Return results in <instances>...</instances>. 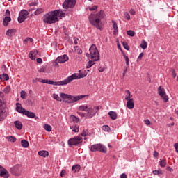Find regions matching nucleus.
Instances as JSON below:
<instances>
[{
    "instance_id": "2f4dec72",
    "label": "nucleus",
    "mask_w": 178,
    "mask_h": 178,
    "mask_svg": "<svg viewBox=\"0 0 178 178\" xmlns=\"http://www.w3.org/2000/svg\"><path fill=\"white\" fill-rule=\"evenodd\" d=\"M21 144L24 148H29V141L24 139L21 141Z\"/></svg>"
},
{
    "instance_id": "13d9d810",
    "label": "nucleus",
    "mask_w": 178,
    "mask_h": 178,
    "mask_svg": "<svg viewBox=\"0 0 178 178\" xmlns=\"http://www.w3.org/2000/svg\"><path fill=\"white\" fill-rule=\"evenodd\" d=\"M93 108H95V111L96 112H98V111H99V109H101V106H95V107H93Z\"/></svg>"
},
{
    "instance_id": "de8ad7c7",
    "label": "nucleus",
    "mask_w": 178,
    "mask_h": 178,
    "mask_svg": "<svg viewBox=\"0 0 178 178\" xmlns=\"http://www.w3.org/2000/svg\"><path fill=\"white\" fill-rule=\"evenodd\" d=\"M88 135V131L87 129H84L83 131V132L81 134V136H82V137H86V136Z\"/></svg>"
},
{
    "instance_id": "4be33fe9",
    "label": "nucleus",
    "mask_w": 178,
    "mask_h": 178,
    "mask_svg": "<svg viewBox=\"0 0 178 178\" xmlns=\"http://www.w3.org/2000/svg\"><path fill=\"white\" fill-rule=\"evenodd\" d=\"M14 124L17 130H22L23 129V124L19 120L15 121Z\"/></svg>"
},
{
    "instance_id": "49530a36",
    "label": "nucleus",
    "mask_w": 178,
    "mask_h": 178,
    "mask_svg": "<svg viewBox=\"0 0 178 178\" xmlns=\"http://www.w3.org/2000/svg\"><path fill=\"white\" fill-rule=\"evenodd\" d=\"M102 130H104V131H109V130H111V128L108 125H104L102 127Z\"/></svg>"
},
{
    "instance_id": "864d4df0",
    "label": "nucleus",
    "mask_w": 178,
    "mask_h": 178,
    "mask_svg": "<svg viewBox=\"0 0 178 178\" xmlns=\"http://www.w3.org/2000/svg\"><path fill=\"white\" fill-rule=\"evenodd\" d=\"M27 41H30V42H33L34 40L31 38H27L26 40H24V44H27Z\"/></svg>"
},
{
    "instance_id": "f257e3e1",
    "label": "nucleus",
    "mask_w": 178,
    "mask_h": 178,
    "mask_svg": "<svg viewBox=\"0 0 178 178\" xmlns=\"http://www.w3.org/2000/svg\"><path fill=\"white\" fill-rule=\"evenodd\" d=\"M105 17V12L104 10H100L97 14H90L89 15V22L92 26H95L96 29L101 30V20Z\"/></svg>"
},
{
    "instance_id": "c03bdc74",
    "label": "nucleus",
    "mask_w": 178,
    "mask_h": 178,
    "mask_svg": "<svg viewBox=\"0 0 178 178\" xmlns=\"http://www.w3.org/2000/svg\"><path fill=\"white\" fill-rule=\"evenodd\" d=\"M126 93H127V95H126V96H125V99H126V101H127V100H129V99H131L130 98V95H131L130 90H126Z\"/></svg>"
},
{
    "instance_id": "aec40b11",
    "label": "nucleus",
    "mask_w": 178,
    "mask_h": 178,
    "mask_svg": "<svg viewBox=\"0 0 178 178\" xmlns=\"http://www.w3.org/2000/svg\"><path fill=\"white\" fill-rule=\"evenodd\" d=\"M24 115H25V116H27V118H29L30 119H34V118H35V113L30 112L27 110L25 111Z\"/></svg>"
},
{
    "instance_id": "b1692460",
    "label": "nucleus",
    "mask_w": 178,
    "mask_h": 178,
    "mask_svg": "<svg viewBox=\"0 0 178 178\" xmlns=\"http://www.w3.org/2000/svg\"><path fill=\"white\" fill-rule=\"evenodd\" d=\"M15 33H16V29H8L6 31V35H7V37H12L13 35V34H15Z\"/></svg>"
},
{
    "instance_id": "f704fd0d",
    "label": "nucleus",
    "mask_w": 178,
    "mask_h": 178,
    "mask_svg": "<svg viewBox=\"0 0 178 178\" xmlns=\"http://www.w3.org/2000/svg\"><path fill=\"white\" fill-rule=\"evenodd\" d=\"M79 110L83 111V112H88V106H81L79 107Z\"/></svg>"
},
{
    "instance_id": "4c0bfd02",
    "label": "nucleus",
    "mask_w": 178,
    "mask_h": 178,
    "mask_svg": "<svg viewBox=\"0 0 178 178\" xmlns=\"http://www.w3.org/2000/svg\"><path fill=\"white\" fill-rule=\"evenodd\" d=\"M44 12V9L42 8H37V10L34 12V14L35 15H38L40 13H42Z\"/></svg>"
},
{
    "instance_id": "58836bf2",
    "label": "nucleus",
    "mask_w": 178,
    "mask_h": 178,
    "mask_svg": "<svg viewBox=\"0 0 178 178\" xmlns=\"http://www.w3.org/2000/svg\"><path fill=\"white\" fill-rule=\"evenodd\" d=\"M3 92L4 94H9L10 92V86H7L4 89H3Z\"/></svg>"
},
{
    "instance_id": "79ce46f5",
    "label": "nucleus",
    "mask_w": 178,
    "mask_h": 178,
    "mask_svg": "<svg viewBox=\"0 0 178 178\" xmlns=\"http://www.w3.org/2000/svg\"><path fill=\"white\" fill-rule=\"evenodd\" d=\"M147 42L145 40H143L140 44V47L142 48V49H147Z\"/></svg>"
},
{
    "instance_id": "a211bd4d",
    "label": "nucleus",
    "mask_w": 178,
    "mask_h": 178,
    "mask_svg": "<svg viewBox=\"0 0 178 178\" xmlns=\"http://www.w3.org/2000/svg\"><path fill=\"white\" fill-rule=\"evenodd\" d=\"M127 107L128 108V109H133V108H134V101L133 99H129L128 100H127Z\"/></svg>"
},
{
    "instance_id": "5fc2aeb1",
    "label": "nucleus",
    "mask_w": 178,
    "mask_h": 178,
    "mask_svg": "<svg viewBox=\"0 0 178 178\" xmlns=\"http://www.w3.org/2000/svg\"><path fill=\"white\" fill-rule=\"evenodd\" d=\"M98 9V6H93L92 7L89 8V10L90 12H92L94 10H97Z\"/></svg>"
},
{
    "instance_id": "c9c22d12",
    "label": "nucleus",
    "mask_w": 178,
    "mask_h": 178,
    "mask_svg": "<svg viewBox=\"0 0 178 178\" xmlns=\"http://www.w3.org/2000/svg\"><path fill=\"white\" fill-rule=\"evenodd\" d=\"M6 138L10 143H15L16 141V138L15 136H7Z\"/></svg>"
},
{
    "instance_id": "423d86ee",
    "label": "nucleus",
    "mask_w": 178,
    "mask_h": 178,
    "mask_svg": "<svg viewBox=\"0 0 178 178\" xmlns=\"http://www.w3.org/2000/svg\"><path fill=\"white\" fill-rule=\"evenodd\" d=\"M80 144H83V138L81 136H75L68 140L69 145H75V147H77Z\"/></svg>"
},
{
    "instance_id": "603ef678",
    "label": "nucleus",
    "mask_w": 178,
    "mask_h": 178,
    "mask_svg": "<svg viewBox=\"0 0 178 178\" xmlns=\"http://www.w3.org/2000/svg\"><path fill=\"white\" fill-rule=\"evenodd\" d=\"M153 175H162V171L155 170L152 171Z\"/></svg>"
},
{
    "instance_id": "412c9836",
    "label": "nucleus",
    "mask_w": 178,
    "mask_h": 178,
    "mask_svg": "<svg viewBox=\"0 0 178 178\" xmlns=\"http://www.w3.org/2000/svg\"><path fill=\"white\" fill-rule=\"evenodd\" d=\"M113 23V35H117L118 33H119V30L118 29V23L115 21H112Z\"/></svg>"
},
{
    "instance_id": "6e6d98bb",
    "label": "nucleus",
    "mask_w": 178,
    "mask_h": 178,
    "mask_svg": "<svg viewBox=\"0 0 178 178\" xmlns=\"http://www.w3.org/2000/svg\"><path fill=\"white\" fill-rule=\"evenodd\" d=\"M143 56H144V53H140L138 57V60H141L143 59Z\"/></svg>"
},
{
    "instance_id": "9d476101",
    "label": "nucleus",
    "mask_w": 178,
    "mask_h": 178,
    "mask_svg": "<svg viewBox=\"0 0 178 178\" xmlns=\"http://www.w3.org/2000/svg\"><path fill=\"white\" fill-rule=\"evenodd\" d=\"M68 60H69V56H67V55L64 54L63 56H60L55 60V62H56L55 66L58 67L59 66V64L58 63H65V62H67Z\"/></svg>"
},
{
    "instance_id": "e2e57ef3",
    "label": "nucleus",
    "mask_w": 178,
    "mask_h": 178,
    "mask_svg": "<svg viewBox=\"0 0 178 178\" xmlns=\"http://www.w3.org/2000/svg\"><path fill=\"white\" fill-rule=\"evenodd\" d=\"M65 175H66V170H63L60 172V176H61V177H63V176H65Z\"/></svg>"
},
{
    "instance_id": "37998d69",
    "label": "nucleus",
    "mask_w": 178,
    "mask_h": 178,
    "mask_svg": "<svg viewBox=\"0 0 178 178\" xmlns=\"http://www.w3.org/2000/svg\"><path fill=\"white\" fill-rule=\"evenodd\" d=\"M122 44L124 47V49L127 51H129L130 49V47H129V44L126 42H122Z\"/></svg>"
},
{
    "instance_id": "473e14b6",
    "label": "nucleus",
    "mask_w": 178,
    "mask_h": 178,
    "mask_svg": "<svg viewBox=\"0 0 178 178\" xmlns=\"http://www.w3.org/2000/svg\"><path fill=\"white\" fill-rule=\"evenodd\" d=\"M70 118H71V120H72V122H75V123H79L80 122V119L76 117V115H71Z\"/></svg>"
},
{
    "instance_id": "4d7b16f0",
    "label": "nucleus",
    "mask_w": 178,
    "mask_h": 178,
    "mask_svg": "<svg viewBox=\"0 0 178 178\" xmlns=\"http://www.w3.org/2000/svg\"><path fill=\"white\" fill-rule=\"evenodd\" d=\"M74 42L75 44V45H77V44H79V42L77 41H79V38L77 37H74Z\"/></svg>"
},
{
    "instance_id": "bf43d9fd",
    "label": "nucleus",
    "mask_w": 178,
    "mask_h": 178,
    "mask_svg": "<svg viewBox=\"0 0 178 178\" xmlns=\"http://www.w3.org/2000/svg\"><path fill=\"white\" fill-rule=\"evenodd\" d=\"M172 76L174 79H175L176 76H177V74H176V72L174 69L172 70Z\"/></svg>"
},
{
    "instance_id": "4468645a",
    "label": "nucleus",
    "mask_w": 178,
    "mask_h": 178,
    "mask_svg": "<svg viewBox=\"0 0 178 178\" xmlns=\"http://www.w3.org/2000/svg\"><path fill=\"white\" fill-rule=\"evenodd\" d=\"M51 86H66L67 84H69V79L68 78L60 81H51Z\"/></svg>"
},
{
    "instance_id": "7c9ffc66",
    "label": "nucleus",
    "mask_w": 178,
    "mask_h": 178,
    "mask_svg": "<svg viewBox=\"0 0 178 178\" xmlns=\"http://www.w3.org/2000/svg\"><path fill=\"white\" fill-rule=\"evenodd\" d=\"M1 80H5L6 81H8L9 80V75L8 74L3 73V74L0 75Z\"/></svg>"
},
{
    "instance_id": "20e7f679",
    "label": "nucleus",
    "mask_w": 178,
    "mask_h": 178,
    "mask_svg": "<svg viewBox=\"0 0 178 178\" xmlns=\"http://www.w3.org/2000/svg\"><path fill=\"white\" fill-rule=\"evenodd\" d=\"M90 54L87 53L86 56L88 58H91L93 62H98L99 60V52H98V49L95 44H92L89 49Z\"/></svg>"
},
{
    "instance_id": "1a4fd4ad",
    "label": "nucleus",
    "mask_w": 178,
    "mask_h": 178,
    "mask_svg": "<svg viewBox=\"0 0 178 178\" xmlns=\"http://www.w3.org/2000/svg\"><path fill=\"white\" fill-rule=\"evenodd\" d=\"M159 95L163 99L164 102H168L169 101V97L168 95H166V92H165V88H162V86H159L158 88Z\"/></svg>"
},
{
    "instance_id": "052dcab7",
    "label": "nucleus",
    "mask_w": 178,
    "mask_h": 178,
    "mask_svg": "<svg viewBox=\"0 0 178 178\" xmlns=\"http://www.w3.org/2000/svg\"><path fill=\"white\" fill-rule=\"evenodd\" d=\"M37 5H38V2H32L29 3V6H35Z\"/></svg>"
},
{
    "instance_id": "dca6fc26",
    "label": "nucleus",
    "mask_w": 178,
    "mask_h": 178,
    "mask_svg": "<svg viewBox=\"0 0 178 178\" xmlns=\"http://www.w3.org/2000/svg\"><path fill=\"white\" fill-rule=\"evenodd\" d=\"M10 175L9 174V172L8 170L5 169L3 168L0 171V177H4V178H8Z\"/></svg>"
},
{
    "instance_id": "69168bd1",
    "label": "nucleus",
    "mask_w": 178,
    "mask_h": 178,
    "mask_svg": "<svg viewBox=\"0 0 178 178\" xmlns=\"http://www.w3.org/2000/svg\"><path fill=\"white\" fill-rule=\"evenodd\" d=\"M36 60L38 63H42V58H38Z\"/></svg>"
},
{
    "instance_id": "774afa93",
    "label": "nucleus",
    "mask_w": 178,
    "mask_h": 178,
    "mask_svg": "<svg viewBox=\"0 0 178 178\" xmlns=\"http://www.w3.org/2000/svg\"><path fill=\"white\" fill-rule=\"evenodd\" d=\"M174 147H175V148L176 152L178 153V143H175V144L174 145Z\"/></svg>"
},
{
    "instance_id": "f8f14e48",
    "label": "nucleus",
    "mask_w": 178,
    "mask_h": 178,
    "mask_svg": "<svg viewBox=\"0 0 178 178\" xmlns=\"http://www.w3.org/2000/svg\"><path fill=\"white\" fill-rule=\"evenodd\" d=\"M27 16H29V11L26 10H22L19 13V16L18 17L19 23H23L26 19H27Z\"/></svg>"
},
{
    "instance_id": "e433bc0d",
    "label": "nucleus",
    "mask_w": 178,
    "mask_h": 178,
    "mask_svg": "<svg viewBox=\"0 0 178 178\" xmlns=\"http://www.w3.org/2000/svg\"><path fill=\"white\" fill-rule=\"evenodd\" d=\"M159 165H160L161 168H165V166H166V160L160 159Z\"/></svg>"
},
{
    "instance_id": "39448f33",
    "label": "nucleus",
    "mask_w": 178,
    "mask_h": 178,
    "mask_svg": "<svg viewBox=\"0 0 178 178\" xmlns=\"http://www.w3.org/2000/svg\"><path fill=\"white\" fill-rule=\"evenodd\" d=\"M90 151L92 152H102L103 154H106L107 149L102 144H96L90 147Z\"/></svg>"
},
{
    "instance_id": "09e8293b",
    "label": "nucleus",
    "mask_w": 178,
    "mask_h": 178,
    "mask_svg": "<svg viewBox=\"0 0 178 178\" xmlns=\"http://www.w3.org/2000/svg\"><path fill=\"white\" fill-rule=\"evenodd\" d=\"M20 94H21V98L22 99H26V91L22 90Z\"/></svg>"
},
{
    "instance_id": "3c124183",
    "label": "nucleus",
    "mask_w": 178,
    "mask_h": 178,
    "mask_svg": "<svg viewBox=\"0 0 178 178\" xmlns=\"http://www.w3.org/2000/svg\"><path fill=\"white\" fill-rule=\"evenodd\" d=\"M124 16L127 20H130V14H129V13H124Z\"/></svg>"
},
{
    "instance_id": "6ab92c4d",
    "label": "nucleus",
    "mask_w": 178,
    "mask_h": 178,
    "mask_svg": "<svg viewBox=\"0 0 178 178\" xmlns=\"http://www.w3.org/2000/svg\"><path fill=\"white\" fill-rule=\"evenodd\" d=\"M54 13H56V17H58V16L59 17H65V16L66 15L62 10H55Z\"/></svg>"
},
{
    "instance_id": "c756f323",
    "label": "nucleus",
    "mask_w": 178,
    "mask_h": 178,
    "mask_svg": "<svg viewBox=\"0 0 178 178\" xmlns=\"http://www.w3.org/2000/svg\"><path fill=\"white\" fill-rule=\"evenodd\" d=\"M122 55L125 59L127 67H130V62L129 61V56H126V54L123 52H122Z\"/></svg>"
},
{
    "instance_id": "ea45409f",
    "label": "nucleus",
    "mask_w": 178,
    "mask_h": 178,
    "mask_svg": "<svg viewBox=\"0 0 178 178\" xmlns=\"http://www.w3.org/2000/svg\"><path fill=\"white\" fill-rule=\"evenodd\" d=\"M127 35H129L130 37H134V35H136V32H134L132 30H129L127 31Z\"/></svg>"
},
{
    "instance_id": "72a5a7b5",
    "label": "nucleus",
    "mask_w": 178,
    "mask_h": 178,
    "mask_svg": "<svg viewBox=\"0 0 178 178\" xmlns=\"http://www.w3.org/2000/svg\"><path fill=\"white\" fill-rule=\"evenodd\" d=\"M44 130H46V131H52V127H51V125L48 124H45L44 125Z\"/></svg>"
},
{
    "instance_id": "f3484780",
    "label": "nucleus",
    "mask_w": 178,
    "mask_h": 178,
    "mask_svg": "<svg viewBox=\"0 0 178 178\" xmlns=\"http://www.w3.org/2000/svg\"><path fill=\"white\" fill-rule=\"evenodd\" d=\"M37 56H38V51H37V50L31 51L29 53V58L32 60H35V58H37Z\"/></svg>"
},
{
    "instance_id": "393cba45",
    "label": "nucleus",
    "mask_w": 178,
    "mask_h": 178,
    "mask_svg": "<svg viewBox=\"0 0 178 178\" xmlns=\"http://www.w3.org/2000/svg\"><path fill=\"white\" fill-rule=\"evenodd\" d=\"M80 169H81V166H80V165L79 164L74 165L72 168V170L74 173H77V172H80Z\"/></svg>"
},
{
    "instance_id": "680f3d73",
    "label": "nucleus",
    "mask_w": 178,
    "mask_h": 178,
    "mask_svg": "<svg viewBox=\"0 0 178 178\" xmlns=\"http://www.w3.org/2000/svg\"><path fill=\"white\" fill-rule=\"evenodd\" d=\"M39 73H45V68L42 67L38 70Z\"/></svg>"
},
{
    "instance_id": "c85d7f7f",
    "label": "nucleus",
    "mask_w": 178,
    "mask_h": 178,
    "mask_svg": "<svg viewBox=\"0 0 178 178\" xmlns=\"http://www.w3.org/2000/svg\"><path fill=\"white\" fill-rule=\"evenodd\" d=\"M70 129L72 131H74V133H79L80 131L79 125H74L70 127Z\"/></svg>"
},
{
    "instance_id": "6e6552de",
    "label": "nucleus",
    "mask_w": 178,
    "mask_h": 178,
    "mask_svg": "<svg viewBox=\"0 0 178 178\" xmlns=\"http://www.w3.org/2000/svg\"><path fill=\"white\" fill-rule=\"evenodd\" d=\"M77 3V0H65L63 3V9H73Z\"/></svg>"
},
{
    "instance_id": "2eb2a0df",
    "label": "nucleus",
    "mask_w": 178,
    "mask_h": 178,
    "mask_svg": "<svg viewBox=\"0 0 178 178\" xmlns=\"http://www.w3.org/2000/svg\"><path fill=\"white\" fill-rule=\"evenodd\" d=\"M16 111L17 112H19V113H22V115H24L26 112V109L23 108V106L20 103H16Z\"/></svg>"
},
{
    "instance_id": "cd10ccee",
    "label": "nucleus",
    "mask_w": 178,
    "mask_h": 178,
    "mask_svg": "<svg viewBox=\"0 0 178 178\" xmlns=\"http://www.w3.org/2000/svg\"><path fill=\"white\" fill-rule=\"evenodd\" d=\"M6 119V115L5 113H3V110L2 108H0V122H2V120H5Z\"/></svg>"
},
{
    "instance_id": "f03ea898",
    "label": "nucleus",
    "mask_w": 178,
    "mask_h": 178,
    "mask_svg": "<svg viewBox=\"0 0 178 178\" xmlns=\"http://www.w3.org/2000/svg\"><path fill=\"white\" fill-rule=\"evenodd\" d=\"M60 97H61L63 99H66L65 100V104H74V102H77V101H80V99H83V98L88 97V95L73 96L65 93H60Z\"/></svg>"
},
{
    "instance_id": "a18cd8bd",
    "label": "nucleus",
    "mask_w": 178,
    "mask_h": 178,
    "mask_svg": "<svg viewBox=\"0 0 178 178\" xmlns=\"http://www.w3.org/2000/svg\"><path fill=\"white\" fill-rule=\"evenodd\" d=\"M53 98H54V99H56V101H62L60 97H59V96L55 93L53 94Z\"/></svg>"
},
{
    "instance_id": "5701e85b",
    "label": "nucleus",
    "mask_w": 178,
    "mask_h": 178,
    "mask_svg": "<svg viewBox=\"0 0 178 178\" xmlns=\"http://www.w3.org/2000/svg\"><path fill=\"white\" fill-rule=\"evenodd\" d=\"M108 115L112 120H116V119H118V114L115 111H109Z\"/></svg>"
},
{
    "instance_id": "bb28decb",
    "label": "nucleus",
    "mask_w": 178,
    "mask_h": 178,
    "mask_svg": "<svg viewBox=\"0 0 178 178\" xmlns=\"http://www.w3.org/2000/svg\"><path fill=\"white\" fill-rule=\"evenodd\" d=\"M12 20V18L10 17H5L3 22V25L6 26L9 24V22Z\"/></svg>"
},
{
    "instance_id": "338daca9",
    "label": "nucleus",
    "mask_w": 178,
    "mask_h": 178,
    "mask_svg": "<svg viewBox=\"0 0 178 178\" xmlns=\"http://www.w3.org/2000/svg\"><path fill=\"white\" fill-rule=\"evenodd\" d=\"M120 178H127V175H126V173H122L120 175Z\"/></svg>"
},
{
    "instance_id": "0e129e2a",
    "label": "nucleus",
    "mask_w": 178,
    "mask_h": 178,
    "mask_svg": "<svg viewBox=\"0 0 178 178\" xmlns=\"http://www.w3.org/2000/svg\"><path fill=\"white\" fill-rule=\"evenodd\" d=\"M145 124L147 126H149V124H151V121H149V120H145Z\"/></svg>"
},
{
    "instance_id": "a19ab883",
    "label": "nucleus",
    "mask_w": 178,
    "mask_h": 178,
    "mask_svg": "<svg viewBox=\"0 0 178 178\" xmlns=\"http://www.w3.org/2000/svg\"><path fill=\"white\" fill-rule=\"evenodd\" d=\"M95 61L94 60H89L88 63V65L86 66L87 69H90V67L94 66L95 65Z\"/></svg>"
},
{
    "instance_id": "ddd939ff",
    "label": "nucleus",
    "mask_w": 178,
    "mask_h": 178,
    "mask_svg": "<svg viewBox=\"0 0 178 178\" xmlns=\"http://www.w3.org/2000/svg\"><path fill=\"white\" fill-rule=\"evenodd\" d=\"M97 113V111L92 107L88 108V111L86 113V119H91L93 116Z\"/></svg>"
},
{
    "instance_id": "8fccbe9b",
    "label": "nucleus",
    "mask_w": 178,
    "mask_h": 178,
    "mask_svg": "<svg viewBox=\"0 0 178 178\" xmlns=\"http://www.w3.org/2000/svg\"><path fill=\"white\" fill-rule=\"evenodd\" d=\"M81 118H86L87 115V113H81V112H77L76 113Z\"/></svg>"
},
{
    "instance_id": "0eeeda50",
    "label": "nucleus",
    "mask_w": 178,
    "mask_h": 178,
    "mask_svg": "<svg viewBox=\"0 0 178 178\" xmlns=\"http://www.w3.org/2000/svg\"><path fill=\"white\" fill-rule=\"evenodd\" d=\"M87 76V72L83 71V72H79V74H73L72 75L67 77L68 82L72 83L73 80H76L77 79H83Z\"/></svg>"
},
{
    "instance_id": "7ed1b4c3",
    "label": "nucleus",
    "mask_w": 178,
    "mask_h": 178,
    "mask_svg": "<svg viewBox=\"0 0 178 178\" xmlns=\"http://www.w3.org/2000/svg\"><path fill=\"white\" fill-rule=\"evenodd\" d=\"M43 22L47 24H54L56 22H59V19H58V17H56V14L54 10L49 12L44 15Z\"/></svg>"
},
{
    "instance_id": "9b49d317",
    "label": "nucleus",
    "mask_w": 178,
    "mask_h": 178,
    "mask_svg": "<svg viewBox=\"0 0 178 178\" xmlns=\"http://www.w3.org/2000/svg\"><path fill=\"white\" fill-rule=\"evenodd\" d=\"M22 172V166L20 165H16L10 168V173L13 176H20Z\"/></svg>"
},
{
    "instance_id": "a878e982",
    "label": "nucleus",
    "mask_w": 178,
    "mask_h": 178,
    "mask_svg": "<svg viewBox=\"0 0 178 178\" xmlns=\"http://www.w3.org/2000/svg\"><path fill=\"white\" fill-rule=\"evenodd\" d=\"M38 155H40V156H42L43 158H47V156L49 155V153L48 151L43 150L38 152Z\"/></svg>"
}]
</instances>
